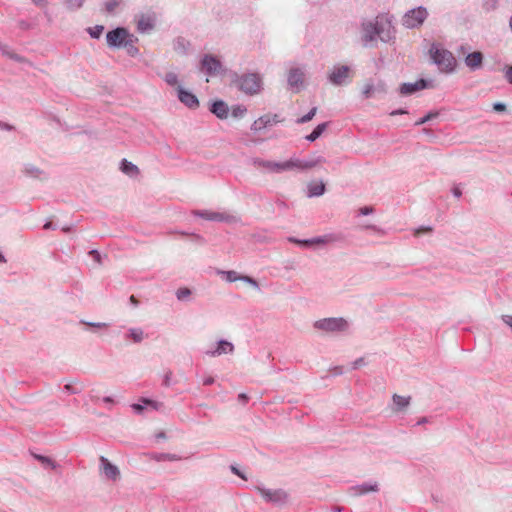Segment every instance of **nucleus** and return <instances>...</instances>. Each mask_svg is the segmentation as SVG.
Segmentation results:
<instances>
[{
  "label": "nucleus",
  "mask_w": 512,
  "mask_h": 512,
  "mask_svg": "<svg viewBox=\"0 0 512 512\" xmlns=\"http://www.w3.org/2000/svg\"><path fill=\"white\" fill-rule=\"evenodd\" d=\"M306 70L304 67H292L287 74V83L289 88L295 92H300L305 87Z\"/></svg>",
  "instance_id": "obj_7"
},
{
  "label": "nucleus",
  "mask_w": 512,
  "mask_h": 512,
  "mask_svg": "<svg viewBox=\"0 0 512 512\" xmlns=\"http://www.w3.org/2000/svg\"><path fill=\"white\" fill-rule=\"evenodd\" d=\"M498 6V0H483L482 7L485 11H493Z\"/></svg>",
  "instance_id": "obj_44"
},
{
  "label": "nucleus",
  "mask_w": 512,
  "mask_h": 512,
  "mask_svg": "<svg viewBox=\"0 0 512 512\" xmlns=\"http://www.w3.org/2000/svg\"><path fill=\"white\" fill-rule=\"evenodd\" d=\"M255 489L265 502L274 506L282 507L288 503L289 494L284 489H269L263 485H258Z\"/></svg>",
  "instance_id": "obj_5"
},
{
  "label": "nucleus",
  "mask_w": 512,
  "mask_h": 512,
  "mask_svg": "<svg viewBox=\"0 0 512 512\" xmlns=\"http://www.w3.org/2000/svg\"><path fill=\"white\" fill-rule=\"evenodd\" d=\"M428 12L426 8L420 6L407 11L403 17V25L407 28H415L420 26L427 18Z\"/></svg>",
  "instance_id": "obj_8"
},
{
  "label": "nucleus",
  "mask_w": 512,
  "mask_h": 512,
  "mask_svg": "<svg viewBox=\"0 0 512 512\" xmlns=\"http://www.w3.org/2000/svg\"><path fill=\"white\" fill-rule=\"evenodd\" d=\"M165 82L170 85L174 86L178 83V76L174 72H169L165 75Z\"/></svg>",
  "instance_id": "obj_46"
},
{
  "label": "nucleus",
  "mask_w": 512,
  "mask_h": 512,
  "mask_svg": "<svg viewBox=\"0 0 512 512\" xmlns=\"http://www.w3.org/2000/svg\"><path fill=\"white\" fill-rule=\"evenodd\" d=\"M104 30V26L96 25L94 27L88 28V33L92 38L98 39Z\"/></svg>",
  "instance_id": "obj_42"
},
{
  "label": "nucleus",
  "mask_w": 512,
  "mask_h": 512,
  "mask_svg": "<svg viewBox=\"0 0 512 512\" xmlns=\"http://www.w3.org/2000/svg\"><path fill=\"white\" fill-rule=\"evenodd\" d=\"M0 52L2 53V55L6 56L7 58L9 59H12L16 62H19V63H24L26 62V59L24 57H22L21 55L15 53L10 46H8L7 44H4L2 42H0Z\"/></svg>",
  "instance_id": "obj_25"
},
{
  "label": "nucleus",
  "mask_w": 512,
  "mask_h": 512,
  "mask_svg": "<svg viewBox=\"0 0 512 512\" xmlns=\"http://www.w3.org/2000/svg\"><path fill=\"white\" fill-rule=\"evenodd\" d=\"M428 83L424 79H419L416 82L402 83L399 87V93L404 96L412 95L417 91L427 88Z\"/></svg>",
  "instance_id": "obj_16"
},
{
  "label": "nucleus",
  "mask_w": 512,
  "mask_h": 512,
  "mask_svg": "<svg viewBox=\"0 0 512 512\" xmlns=\"http://www.w3.org/2000/svg\"><path fill=\"white\" fill-rule=\"evenodd\" d=\"M240 221V218L228 212H215L214 222H225L235 224Z\"/></svg>",
  "instance_id": "obj_28"
},
{
  "label": "nucleus",
  "mask_w": 512,
  "mask_h": 512,
  "mask_svg": "<svg viewBox=\"0 0 512 512\" xmlns=\"http://www.w3.org/2000/svg\"><path fill=\"white\" fill-rule=\"evenodd\" d=\"M364 228L373 230L374 232H376L377 234L382 235V236L386 234V231L383 228L373 225V224L366 225V226H364Z\"/></svg>",
  "instance_id": "obj_51"
},
{
  "label": "nucleus",
  "mask_w": 512,
  "mask_h": 512,
  "mask_svg": "<svg viewBox=\"0 0 512 512\" xmlns=\"http://www.w3.org/2000/svg\"><path fill=\"white\" fill-rule=\"evenodd\" d=\"M432 62L442 73L450 74L455 71L457 61L454 55L440 45L433 43L429 49Z\"/></svg>",
  "instance_id": "obj_2"
},
{
  "label": "nucleus",
  "mask_w": 512,
  "mask_h": 512,
  "mask_svg": "<svg viewBox=\"0 0 512 512\" xmlns=\"http://www.w3.org/2000/svg\"><path fill=\"white\" fill-rule=\"evenodd\" d=\"M253 164L261 169H264L268 172L273 173H281L284 172V161L283 162H275L269 160H263L260 158H256L253 160Z\"/></svg>",
  "instance_id": "obj_17"
},
{
  "label": "nucleus",
  "mask_w": 512,
  "mask_h": 512,
  "mask_svg": "<svg viewBox=\"0 0 512 512\" xmlns=\"http://www.w3.org/2000/svg\"><path fill=\"white\" fill-rule=\"evenodd\" d=\"M157 459L158 460L176 461V460H179L180 458L176 454L164 453V454H161Z\"/></svg>",
  "instance_id": "obj_50"
},
{
  "label": "nucleus",
  "mask_w": 512,
  "mask_h": 512,
  "mask_svg": "<svg viewBox=\"0 0 512 512\" xmlns=\"http://www.w3.org/2000/svg\"><path fill=\"white\" fill-rule=\"evenodd\" d=\"M84 2L85 0H64L65 6L70 11L80 9L83 6Z\"/></svg>",
  "instance_id": "obj_37"
},
{
  "label": "nucleus",
  "mask_w": 512,
  "mask_h": 512,
  "mask_svg": "<svg viewBox=\"0 0 512 512\" xmlns=\"http://www.w3.org/2000/svg\"><path fill=\"white\" fill-rule=\"evenodd\" d=\"M189 43L183 38L178 37L173 42V48L178 53L185 54L188 50Z\"/></svg>",
  "instance_id": "obj_32"
},
{
  "label": "nucleus",
  "mask_w": 512,
  "mask_h": 512,
  "mask_svg": "<svg viewBox=\"0 0 512 512\" xmlns=\"http://www.w3.org/2000/svg\"><path fill=\"white\" fill-rule=\"evenodd\" d=\"M387 85L383 81H378L374 84V94L385 95L387 93Z\"/></svg>",
  "instance_id": "obj_43"
},
{
  "label": "nucleus",
  "mask_w": 512,
  "mask_h": 512,
  "mask_svg": "<svg viewBox=\"0 0 512 512\" xmlns=\"http://www.w3.org/2000/svg\"><path fill=\"white\" fill-rule=\"evenodd\" d=\"M201 70L209 76H214L222 70V63L215 56L205 54L201 60Z\"/></svg>",
  "instance_id": "obj_12"
},
{
  "label": "nucleus",
  "mask_w": 512,
  "mask_h": 512,
  "mask_svg": "<svg viewBox=\"0 0 512 512\" xmlns=\"http://www.w3.org/2000/svg\"><path fill=\"white\" fill-rule=\"evenodd\" d=\"M325 190H326V188H325V184L323 183V181L310 182L307 185L306 196L308 198L319 197L325 193Z\"/></svg>",
  "instance_id": "obj_23"
},
{
  "label": "nucleus",
  "mask_w": 512,
  "mask_h": 512,
  "mask_svg": "<svg viewBox=\"0 0 512 512\" xmlns=\"http://www.w3.org/2000/svg\"><path fill=\"white\" fill-rule=\"evenodd\" d=\"M233 351V343L222 339L217 342V346L215 349L206 351V355L210 357H217L223 354H231L233 353Z\"/></svg>",
  "instance_id": "obj_19"
},
{
  "label": "nucleus",
  "mask_w": 512,
  "mask_h": 512,
  "mask_svg": "<svg viewBox=\"0 0 512 512\" xmlns=\"http://www.w3.org/2000/svg\"><path fill=\"white\" fill-rule=\"evenodd\" d=\"M155 26V18L151 15H141L137 21V30L140 33H148Z\"/></svg>",
  "instance_id": "obj_20"
},
{
  "label": "nucleus",
  "mask_w": 512,
  "mask_h": 512,
  "mask_svg": "<svg viewBox=\"0 0 512 512\" xmlns=\"http://www.w3.org/2000/svg\"><path fill=\"white\" fill-rule=\"evenodd\" d=\"M333 239L332 235H323L310 239H298L295 237H288V241L304 247H311L313 245H325Z\"/></svg>",
  "instance_id": "obj_14"
},
{
  "label": "nucleus",
  "mask_w": 512,
  "mask_h": 512,
  "mask_svg": "<svg viewBox=\"0 0 512 512\" xmlns=\"http://www.w3.org/2000/svg\"><path fill=\"white\" fill-rule=\"evenodd\" d=\"M33 456L45 467H50L51 469H56L58 467V464L48 456H43L39 454H34Z\"/></svg>",
  "instance_id": "obj_34"
},
{
  "label": "nucleus",
  "mask_w": 512,
  "mask_h": 512,
  "mask_svg": "<svg viewBox=\"0 0 512 512\" xmlns=\"http://www.w3.org/2000/svg\"><path fill=\"white\" fill-rule=\"evenodd\" d=\"M283 121L284 119L279 114L267 113L256 119L250 129L254 133H257L264 129L271 128L278 123H282Z\"/></svg>",
  "instance_id": "obj_10"
},
{
  "label": "nucleus",
  "mask_w": 512,
  "mask_h": 512,
  "mask_svg": "<svg viewBox=\"0 0 512 512\" xmlns=\"http://www.w3.org/2000/svg\"><path fill=\"white\" fill-rule=\"evenodd\" d=\"M22 171L26 176L31 177V178H36V179L41 178L42 175L44 174V172L42 170H40L38 167H36L33 164H25L23 166Z\"/></svg>",
  "instance_id": "obj_30"
},
{
  "label": "nucleus",
  "mask_w": 512,
  "mask_h": 512,
  "mask_svg": "<svg viewBox=\"0 0 512 512\" xmlns=\"http://www.w3.org/2000/svg\"><path fill=\"white\" fill-rule=\"evenodd\" d=\"M122 0H105L104 6L107 13L112 14L120 6Z\"/></svg>",
  "instance_id": "obj_36"
},
{
  "label": "nucleus",
  "mask_w": 512,
  "mask_h": 512,
  "mask_svg": "<svg viewBox=\"0 0 512 512\" xmlns=\"http://www.w3.org/2000/svg\"><path fill=\"white\" fill-rule=\"evenodd\" d=\"M505 79L509 84H512V66H508L505 69Z\"/></svg>",
  "instance_id": "obj_58"
},
{
  "label": "nucleus",
  "mask_w": 512,
  "mask_h": 512,
  "mask_svg": "<svg viewBox=\"0 0 512 512\" xmlns=\"http://www.w3.org/2000/svg\"><path fill=\"white\" fill-rule=\"evenodd\" d=\"M326 159L320 155H313L311 157L300 159L297 157H292L289 160L284 161V171L288 170H298V171H307L316 167L319 164L325 163Z\"/></svg>",
  "instance_id": "obj_4"
},
{
  "label": "nucleus",
  "mask_w": 512,
  "mask_h": 512,
  "mask_svg": "<svg viewBox=\"0 0 512 512\" xmlns=\"http://www.w3.org/2000/svg\"><path fill=\"white\" fill-rule=\"evenodd\" d=\"M379 485L377 482H365L359 485L350 487L349 492L353 496H362L370 492H378Z\"/></svg>",
  "instance_id": "obj_18"
},
{
  "label": "nucleus",
  "mask_w": 512,
  "mask_h": 512,
  "mask_svg": "<svg viewBox=\"0 0 512 512\" xmlns=\"http://www.w3.org/2000/svg\"><path fill=\"white\" fill-rule=\"evenodd\" d=\"M248 399H249V397H248V395H247V394H245V393H240V394L238 395V401H239V402H241L242 404H246V403H247V401H248Z\"/></svg>",
  "instance_id": "obj_64"
},
{
  "label": "nucleus",
  "mask_w": 512,
  "mask_h": 512,
  "mask_svg": "<svg viewBox=\"0 0 512 512\" xmlns=\"http://www.w3.org/2000/svg\"><path fill=\"white\" fill-rule=\"evenodd\" d=\"M437 116H438L437 112H430L427 115H425L424 117H422L419 120H417L415 122V126H419V125L425 124V123H427L428 121H430L431 119H433V118H435Z\"/></svg>",
  "instance_id": "obj_45"
},
{
  "label": "nucleus",
  "mask_w": 512,
  "mask_h": 512,
  "mask_svg": "<svg viewBox=\"0 0 512 512\" xmlns=\"http://www.w3.org/2000/svg\"><path fill=\"white\" fill-rule=\"evenodd\" d=\"M365 364V359L363 357H360L352 362V369H358L359 367L364 366Z\"/></svg>",
  "instance_id": "obj_56"
},
{
  "label": "nucleus",
  "mask_w": 512,
  "mask_h": 512,
  "mask_svg": "<svg viewBox=\"0 0 512 512\" xmlns=\"http://www.w3.org/2000/svg\"><path fill=\"white\" fill-rule=\"evenodd\" d=\"M493 109L497 112H503L506 110V105L502 102H496L493 104Z\"/></svg>",
  "instance_id": "obj_59"
},
{
  "label": "nucleus",
  "mask_w": 512,
  "mask_h": 512,
  "mask_svg": "<svg viewBox=\"0 0 512 512\" xmlns=\"http://www.w3.org/2000/svg\"><path fill=\"white\" fill-rule=\"evenodd\" d=\"M32 2L35 6L45 9L44 14L50 20V15L46 9L47 5H48V1L47 0H32Z\"/></svg>",
  "instance_id": "obj_48"
},
{
  "label": "nucleus",
  "mask_w": 512,
  "mask_h": 512,
  "mask_svg": "<svg viewBox=\"0 0 512 512\" xmlns=\"http://www.w3.org/2000/svg\"><path fill=\"white\" fill-rule=\"evenodd\" d=\"M362 27V41L365 46L379 38L382 42H389L394 37L391 22L382 16L374 20L364 21Z\"/></svg>",
  "instance_id": "obj_1"
},
{
  "label": "nucleus",
  "mask_w": 512,
  "mask_h": 512,
  "mask_svg": "<svg viewBox=\"0 0 512 512\" xmlns=\"http://www.w3.org/2000/svg\"><path fill=\"white\" fill-rule=\"evenodd\" d=\"M120 170L129 177H136L139 174L138 167L126 159H122Z\"/></svg>",
  "instance_id": "obj_26"
},
{
  "label": "nucleus",
  "mask_w": 512,
  "mask_h": 512,
  "mask_svg": "<svg viewBox=\"0 0 512 512\" xmlns=\"http://www.w3.org/2000/svg\"><path fill=\"white\" fill-rule=\"evenodd\" d=\"M247 109L243 105H235L232 107L231 114L234 118H241L245 115Z\"/></svg>",
  "instance_id": "obj_40"
},
{
  "label": "nucleus",
  "mask_w": 512,
  "mask_h": 512,
  "mask_svg": "<svg viewBox=\"0 0 512 512\" xmlns=\"http://www.w3.org/2000/svg\"><path fill=\"white\" fill-rule=\"evenodd\" d=\"M144 338V331L140 327L129 328L127 333L125 334V339H130L134 343H140L143 341Z\"/></svg>",
  "instance_id": "obj_27"
},
{
  "label": "nucleus",
  "mask_w": 512,
  "mask_h": 512,
  "mask_svg": "<svg viewBox=\"0 0 512 512\" xmlns=\"http://www.w3.org/2000/svg\"><path fill=\"white\" fill-rule=\"evenodd\" d=\"M316 112H317V107H313V108L310 109V111L307 114H305L302 117L298 118L296 120V122L298 124L307 123V122H309V121H311L313 119V117L316 115Z\"/></svg>",
  "instance_id": "obj_39"
},
{
  "label": "nucleus",
  "mask_w": 512,
  "mask_h": 512,
  "mask_svg": "<svg viewBox=\"0 0 512 512\" xmlns=\"http://www.w3.org/2000/svg\"><path fill=\"white\" fill-rule=\"evenodd\" d=\"M314 328L325 332H343L348 330L349 323L342 317H331L317 320Z\"/></svg>",
  "instance_id": "obj_6"
},
{
  "label": "nucleus",
  "mask_w": 512,
  "mask_h": 512,
  "mask_svg": "<svg viewBox=\"0 0 512 512\" xmlns=\"http://www.w3.org/2000/svg\"><path fill=\"white\" fill-rule=\"evenodd\" d=\"M501 318L507 326L512 328V315H502Z\"/></svg>",
  "instance_id": "obj_62"
},
{
  "label": "nucleus",
  "mask_w": 512,
  "mask_h": 512,
  "mask_svg": "<svg viewBox=\"0 0 512 512\" xmlns=\"http://www.w3.org/2000/svg\"><path fill=\"white\" fill-rule=\"evenodd\" d=\"M235 84L241 92L247 95H255L262 90V79L257 73L237 76Z\"/></svg>",
  "instance_id": "obj_3"
},
{
  "label": "nucleus",
  "mask_w": 512,
  "mask_h": 512,
  "mask_svg": "<svg viewBox=\"0 0 512 512\" xmlns=\"http://www.w3.org/2000/svg\"><path fill=\"white\" fill-rule=\"evenodd\" d=\"M328 81L334 86H342L348 83L350 78V67L347 65H336L327 76Z\"/></svg>",
  "instance_id": "obj_11"
},
{
  "label": "nucleus",
  "mask_w": 512,
  "mask_h": 512,
  "mask_svg": "<svg viewBox=\"0 0 512 512\" xmlns=\"http://www.w3.org/2000/svg\"><path fill=\"white\" fill-rule=\"evenodd\" d=\"M328 127V123L327 122H324V123H321L319 125H317L314 130L305 137V139L309 142H314L315 140H317L322 134L323 132L326 130V128Z\"/></svg>",
  "instance_id": "obj_31"
},
{
  "label": "nucleus",
  "mask_w": 512,
  "mask_h": 512,
  "mask_svg": "<svg viewBox=\"0 0 512 512\" xmlns=\"http://www.w3.org/2000/svg\"><path fill=\"white\" fill-rule=\"evenodd\" d=\"M82 323L87 325V326H89V327H94V328H106V327H108V324L107 323H103V322L83 321Z\"/></svg>",
  "instance_id": "obj_52"
},
{
  "label": "nucleus",
  "mask_w": 512,
  "mask_h": 512,
  "mask_svg": "<svg viewBox=\"0 0 512 512\" xmlns=\"http://www.w3.org/2000/svg\"><path fill=\"white\" fill-rule=\"evenodd\" d=\"M64 389L66 392L70 393V394H78L80 391L75 389L71 384H66L64 386Z\"/></svg>",
  "instance_id": "obj_60"
},
{
  "label": "nucleus",
  "mask_w": 512,
  "mask_h": 512,
  "mask_svg": "<svg viewBox=\"0 0 512 512\" xmlns=\"http://www.w3.org/2000/svg\"><path fill=\"white\" fill-rule=\"evenodd\" d=\"M217 274L221 275L227 282H230V283L239 281V279H240V275L234 270H229V271L218 270Z\"/></svg>",
  "instance_id": "obj_33"
},
{
  "label": "nucleus",
  "mask_w": 512,
  "mask_h": 512,
  "mask_svg": "<svg viewBox=\"0 0 512 512\" xmlns=\"http://www.w3.org/2000/svg\"><path fill=\"white\" fill-rule=\"evenodd\" d=\"M191 290L187 287L179 288L176 291V297L179 301H186L191 296Z\"/></svg>",
  "instance_id": "obj_38"
},
{
  "label": "nucleus",
  "mask_w": 512,
  "mask_h": 512,
  "mask_svg": "<svg viewBox=\"0 0 512 512\" xmlns=\"http://www.w3.org/2000/svg\"><path fill=\"white\" fill-rule=\"evenodd\" d=\"M131 35L126 28L117 27L106 34L107 45L110 48H121Z\"/></svg>",
  "instance_id": "obj_9"
},
{
  "label": "nucleus",
  "mask_w": 512,
  "mask_h": 512,
  "mask_svg": "<svg viewBox=\"0 0 512 512\" xmlns=\"http://www.w3.org/2000/svg\"><path fill=\"white\" fill-rule=\"evenodd\" d=\"M137 41L138 39L132 34L123 45V48L126 49L127 54L131 57H136L139 54V49L135 46Z\"/></svg>",
  "instance_id": "obj_29"
},
{
  "label": "nucleus",
  "mask_w": 512,
  "mask_h": 512,
  "mask_svg": "<svg viewBox=\"0 0 512 512\" xmlns=\"http://www.w3.org/2000/svg\"><path fill=\"white\" fill-rule=\"evenodd\" d=\"M18 27L22 30H28L30 29V24L25 20H20L18 22Z\"/></svg>",
  "instance_id": "obj_63"
},
{
  "label": "nucleus",
  "mask_w": 512,
  "mask_h": 512,
  "mask_svg": "<svg viewBox=\"0 0 512 512\" xmlns=\"http://www.w3.org/2000/svg\"><path fill=\"white\" fill-rule=\"evenodd\" d=\"M141 401L145 405H148V406L152 407L155 410H158L160 408V406H161V403H159L157 401H154V400H151V399L143 398Z\"/></svg>",
  "instance_id": "obj_49"
},
{
  "label": "nucleus",
  "mask_w": 512,
  "mask_h": 512,
  "mask_svg": "<svg viewBox=\"0 0 512 512\" xmlns=\"http://www.w3.org/2000/svg\"><path fill=\"white\" fill-rule=\"evenodd\" d=\"M393 408L394 412H400L406 409L410 405L411 397L410 396H401L398 394H394L392 396Z\"/></svg>",
  "instance_id": "obj_24"
},
{
  "label": "nucleus",
  "mask_w": 512,
  "mask_h": 512,
  "mask_svg": "<svg viewBox=\"0 0 512 512\" xmlns=\"http://www.w3.org/2000/svg\"><path fill=\"white\" fill-rule=\"evenodd\" d=\"M362 95L365 99H369L373 96H375L374 94V84L373 83H366L363 87V90H362Z\"/></svg>",
  "instance_id": "obj_41"
},
{
  "label": "nucleus",
  "mask_w": 512,
  "mask_h": 512,
  "mask_svg": "<svg viewBox=\"0 0 512 512\" xmlns=\"http://www.w3.org/2000/svg\"><path fill=\"white\" fill-rule=\"evenodd\" d=\"M239 281H243V282H245V283H247V284L251 285L253 288H255V289H259V284H258V282H257L254 278H252V277H250V276L240 275V279H239Z\"/></svg>",
  "instance_id": "obj_47"
},
{
  "label": "nucleus",
  "mask_w": 512,
  "mask_h": 512,
  "mask_svg": "<svg viewBox=\"0 0 512 512\" xmlns=\"http://www.w3.org/2000/svg\"><path fill=\"white\" fill-rule=\"evenodd\" d=\"M482 62H483V54L479 51L469 53L465 57L466 66L469 67L472 71L479 69L482 65Z\"/></svg>",
  "instance_id": "obj_21"
},
{
  "label": "nucleus",
  "mask_w": 512,
  "mask_h": 512,
  "mask_svg": "<svg viewBox=\"0 0 512 512\" xmlns=\"http://www.w3.org/2000/svg\"><path fill=\"white\" fill-rule=\"evenodd\" d=\"M89 255H90V256L93 258V260H94L95 262H97L98 264H101V263H102V256H101V254H100L97 250L93 249V250L89 251Z\"/></svg>",
  "instance_id": "obj_54"
},
{
  "label": "nucleus",
  "mask_w": 512,
  "mask_h": 512,
  "mask_svg": "<svg viewBox=\"0 0 512 512\" xmlns=\"http://www.w3.org/2000/svg\"><path fill=\"white\" fill-rule=\"evenodd\" d=\"M344 372L343 370V367L342 366H335L333 368L330 369V373L333 375V376H339V375H342Z\"/></svg>",
  "instance_id": "obj_57"
},
{
  "label": "nucleus",
  "mask_w": 512,
  "mask_h": 512,
  "mask_svg": "<svg viewBox=\"0 0 512 512\" xmlns=\"http://www.w3.org/2000/svg\"><path fill=\"white\" fill-rule=\"evenodd\" d=\"M451 191L453 196L456 198H460L462 196V190L459 186H454Z\"/></svg>",
  "instance_id": "obj_61"
},
{
  "label": "nucleus",
  "mask_w": 512,
  "mask_h": 512,
  "mask_svg": "<svg viewBox=\"0 0 512 512\" xmlns=\"http://www.w3.org/2000/svg\"><path fill=\"white\" fill-rule=\"evenodd\" d=\"M100 470L102 474L109 480L117 481L120 479L119 468L112 464L106 457L101 456L99 458Z\"/></svg>",
  "instance_id": "obj_13"
},
{
  "label": "nucleus",
  "mask_w": 512,
  "mask_h": 512,
  "mask_svg": "<svg viewBox=\"0 0 512 512\" xmlns=\"http://www.w3.org/2000/svg\"><path fill=\"white\" fill-rule=\"evenodd\" d=\"M432 228L430 226H421L414 230V235L419 236L422 233H430Z\"/></svg>",
  "instance_id": "obj_53"
},
{
  "label": "nucleus",
  "mask_w": 512,
  "mask_h": 512,
  "mask_svg": "<svg viewBox=\"0 0 512 512\" xmlns=\"http://www.w3.org/2000/svg\"><path fill=\"white\" fill-rule=\"evenodd\" d=\"M192 214L205 220L214 221L215 211L209 210H193Z\"/></svg>",
  "instance_id": "obj_35"
},
{
  "label": "nucleus",
  "mask_w": 512,
  "mask_h": 512,
  "mask_svg": "<svg viewBox=\"0 0 512 512\" xmlns=\"http://www.w3.org/2000/svg\"><path fill=\"white\" fill-rule=\"evenodd\" d=\"M374 212L373 207L371 206H364L359 209V215L367 216Z\"/></svg>",
  "instance_id": "obj_55"
},
{
  "label": "nucleus",
  "mask_w": 512,
  "mask_h": 512,
  "mask_svg": "<svg viewBox=\"0 0 512 512\" xmlns=\"http://www.w3.org/2000/svg\"><path fill=\"white\" fill-rule=\"evenodd\" d=\"M210 111L219 119H226L228 117L229 108L224 101L217 100L212 103Z\"/></svg>",
  "instance_id": "obj_22"
},
{
  "label": "nucleus",
  "mask_w": 512,
  "mask_h": 512,
  "mask_svg": "<svg viewBox=\"0 0 512 512\" xmlns=\"http://www.w3.org/2000/svg\"><path fill=\"white\" fill-rule=\"evenodd\" d=\"M177 96L181 103L190 109H196L199 107V100L192 92L179 86L177 88Z\"/></svg>",
  "instance_id": "obj_15"
}]
</instances>
